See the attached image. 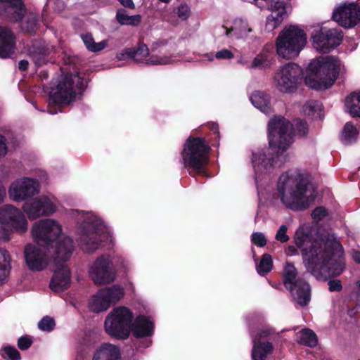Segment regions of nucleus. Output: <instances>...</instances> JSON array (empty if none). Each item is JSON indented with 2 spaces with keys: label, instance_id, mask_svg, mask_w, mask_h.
<instances>
[{
  "label": "nucleus",
  "instance_id": "f257e3e1",
  "mask_svg": "<svg viewBox=\"0 0 360 360\" xmlns=\"http://www.w3.org/2000/svg\"><path fill=\"white\" fill-rule=\"evenodd\" d=\"M295 242L307 270L317 279L326 280L343 271L342 247L333 236L312 241L308 227L302 226L295 233Z\"/></svg>",
  "mask_w": 360,
  "mask_h": 360
},
{
  "label": "nucleus",
  "instance_id": "f03ea898",
  "mask_svg": "<svg viewBox=\"0 0 360 360\" xmlns=\"http://www.w3.org/2000/svg\"><path fill=\"white\" fill-rule=\"evenodd\" d=\"M277 192L282 204L293 211L307 209L316 196L309 176L298 170H290L279 176Z\"/></svg>",
  "mask_w": 360,
  "mask_h": 360
},
{
  "label": "nucleus",
  "instance_id": "7ed1b4c3",
  "mask_svg": "<svg viewBox=\"0 0 360 360\" xmlns=\"http://www.w3.org/2000/svg\"><path fill=\"white\" fill-rule=\"evenodd\" d=\"M342 69L341 62L336 57H319L309 63L305 82L312 89H328L333 84Z\"/></svg>",
  "mask_w": 360,
  "mask_h": 360
},
{
  "label": "nucleus",
  "instance_id": "20e7f679",
  "mask_svg": "<svg viewBox=\"0 0 360 360\" xmlns=\"http://www.w3.org/2000/svg\"><path fill=\"white\" fill-rule=\"evenodd\" d=\"M293 134L304 136L308 133L307 124L300 120L291 124L282 117H274L268 124V139L271 148L285 151L293 141Z\"/></svg>",
  "mask_w": 360,
  "mask_h": 360
},
{
  "label": "nucleus",
  "instance_id": "39448f33",
  "mask_svg": "<svg viewBox=\"0 0 360 360\" xmlns=\"http://www.w3.org/2000/svg\"><path fill=\"white\" fill-rule=\"evenodd\" d=\"M72 214L77 218V222L81 224L83 236L82 248L87 252H92L98 249L101 243L106 240L111 242V236L101 220L91 212H84L72 210Z\"/></svg>",
  "mask_w": 360,
  "mask_h": 360
},
{
  "label": "nucleus",
  "instance_id": "423d86ee",
  "mask_svg": "<svg viewBox=\"0 0 360 360\" xmlns=\"http://www.w3.org/2000/svg\"><path fill=\"white\" fill-rule=\"evenodd\" d=\"M306 44L307 35L303 30L296 25L285 26L276 39V53L284 59H292L299 55Z\"/></svg>",
  "mask_w": 360,
  "mask_h": 360
},
{
  "label": "nucleus",
  "instance_id": "0eeeda50",
  "mask_svg": "<svg viewBox=\"0 0 360 360\" xmlns=\"http://www.w3.org/2000/svg\"><path fill=\"white\" fill-rule=\"evenodd\" d=\"M28 222L20 210L12 205L0 207V242H8L14 232L23 233Z\"/></svg>",
  "mask_w": 360,
  "mask_h": 360
},
{
  "label": "nucleus",
  "instance_id": "6e6552de",
  "mask_svg": "<svg viewBox=\"0 0 360 360\" xmlns=\"http://www.w3.org/2000/svg\"><path fill=\"white\" fill-rule=\"evenodd\" d=\"M85 86L86 81L78 72L66 75L56 87L51 89L50 101L57 105H68L82 93Z\"/></svg>",
  "mask_w": 360,
  "mask_h": 360
},
{
  "label": "nucleus",
  "instance_id": "1a4fd4ad",
  "mask_svg": "<svg viewBox=\"0 0 360 360\" xmlns=\"http://www.w3.org/2000/svg\"><path fill=\"white\" fill-rule=\"evenodd\" d=\"M133 319L134 314L128 307H117L107 315L104 321L105 331L110 337L127 339L131 331Z\"/></svg>",
  "mask_w": 360,
  "mask_h": 360
},
{
  "label": "nucleus",
  "instance_id": "9d476101",
  "mask_svg": "<svg viewBox=\"0 0 360 360\" xmlns=\"http://www.w3.org/2000/svg\"><path fill=\"white\" fill-rule=\"evenodd\" d=\"M207 152L208 147L202 139H188L181 153L185 167L200 172L207 163Z\"/></svg>",
  "mask_w": 360,
  "mask_h": 360
},
{
  "label": "nucleus",
  "instance_id": "9b49d317",
  "mask_svg": "<svg viewBox=\"0 0 360 360\" xmlns=\"http://www.w3.org/2000/svg\"><path fill=\"white\" fill-rule=\"evenodd\" d=\"M297 270L294 265L287 263L283 271V283L289 290L294 300L301 306L308 304L310 300V286L301 278H297Z\"/></svg>",
  "mask_w": 360,
  "mask_h": 360
},
{
  "label": "nucleus",
  "instance_id": "f8f14e48",
  "mask_svg": "<svg viewBox=\"0 0 360 360\" xmlns=\"http://www.w3.org/2000/svg\"><path fill=\"white\" fill-rule=\"evenodd\" d=\"M33 238L38 245L53 248V244L63 234L62 226L56 221L46 219L37 221L32 229Z\"/></svg>",
  "mask_w": 360,
  "mask_h": 360
},
{
  "label": "nucleus",
  "instance_id": "ddd939ff",
  "mask_svg": "<svg viewBox=\"0 0 360 360\" xmlns=\"http://www.w3.org/2000/svg\"><path fill=\"white\" fill-rule=\"evenodd\" d=\"M302 75V68L295 63H289L281 66L274 77L276 89L283 93L295 91Z\"/></svg>",
  "mask_w": 360,
  "mask_h": 360
},
{
  "label": "nucleus",
  "instance_id": "4468645a",
  "mask_svg": "<svg viewBox=\"0 0 360 360\" xmlns=\"http://www.w3.org/2000/svg\"><path fill=\"white\" fill-rule=\"evenodd\" d=\"M59 206L58 200L51 195H42L25 202L22 210L30 219L53 214Z\"/></svg>",
  "mask_w": 360,
  "mask_h": 360
},
{
  "label": "nucleus",
  "instance_id": "2eb2a0df",
  "mask_svg": "<svg viewBox=\"0 0 360 360\" xmlns=\"http://www.w3.org/2000/svg\"><path fill=\"white\" fill-rule=\"evenodd\" d=\"M124 295V289L118 285L102 288L92 296L89 307L91 311L96 313L106 311L111 305L119 302Z\"/></svg>",
  "mask_w": 360,
  "mask_h": 360
},
{
  "label": "nucleus",
  "instance_id": "dca6fc26",
  "mask_svg": "<svg viewBox=\"0 0 360 360\" xmlns=\"http://www.w3.org/2000/svg\"><path fill=\"white\" fill-rule=\"evenodd\" d=\"M40 191L39 182L32 178L21 177L13 181L8 188L10 198L20 202L32 198Z\"/></svg>",
  "mask_w": 360,
  "mask_h": 360
},
{
  "label": "nucleus",
  "instance_id": "f3484780",
  "mask_svg": "<svg viewBox=\"0 0 360 360\" xmlns=\"http://www.w3.org/2000/svg\"><path fill=\"white\" fill-rule=\"evenodd\" d=\"M314 48L319 52H328L340 44L342 33L338 29L321 28L319 34L311 36Z\"/></svg>",
  "mask_w": 360,
  "mask_h": 360
},
{
  "label": "nucleus",
  "instance_id": "a211bd4d",
  "mask_svg": "<svg viewBox=\"0 0 360 360\" xmlns=\"http://www.w3.org/2000/svg\"><path fill=\"white\" fill-rule=\"evenodd\" d=\"M112 262L108 256H101L90 267L89 275L96 285H103L114 281Z\"/></svg>",
  "mask_w": 360,
  "mask_h": 360
},
{
  "label": "nucleus",
  "instance_id": "6ab92c4d",
  "mask_svg": "<svg viewBox=\"0 0 360 360\" xmlns=\"http://www.w3.org/2000/svg\"><path fill=\"white\" fill-rule=\"evenodd\" d=\"M333 19L344 27H353L360 21V8L354 3L340 5L334 10Z\"/></svg>",
  "mask_w": 360,
  "mask_h": 360
},
{
  "label": "nucleus",
  "instance_id": "aec40b11",
  "mask_svg": "<svg viewBox=\"0 0 360 360\" xmlns=\"http://www.w3.org/2000/svg\"><path fill=\"white\" fill-rule=\"evenodd\" d=\"M50 249L36 244H28L25 247L24 255L26 264L33 271H41L48 264Z\"/></svg>",
  "mask_w": 360,
  "mask_h": 360
},
{
  "label": "nucleus",
  "instance_id": "412c9836",
  "mask_svg": "<svg viewBox=\"0 0 360 360\" xmlns=\"http://www.w3.org/2000/svg\"><path fill=\"white\" fill-rule=\"evenodd\" d=\"M269 150L272 153H276L277 157L279 153L283 151L278 148H272L269 146L266 149H259L252 153V163L256 173H264L269 172L272 167L280 166L281 164H277V161L270 154Z\"/></svg>",
  "mask_w": 360,
  "mask_h": 360
},
{
  "label": "nucleus",
  "instance_id": "4be33fe9",
  "mask_svg": "<svg viewBox=\"0 0 360 360\" xmlns=\"http://www.w3.org/2000/svg\"><path fill=\"white\" fill-rule=\"evenodd\" d=\"M268 8L271 13L266 18V30L271 32L283 22L288 17L291 8L281 0H271Z\"/></svg>",
  "mask_w": 360,
  "mask_h": 360
},
{
  "label": "nucleus",
  "instance_id": "5701e85b",
  "mask_svg": "<svg viewBox=\"0 0 360 360\" xmlns=\"http://www.w3.org/2000/svg\"><path fill=\"white\" fill-rule=\"evenodd\" d=\"M53 250V259L56 264H61L70 259L72 250L73 245L72 240L63 235L53 244V248H50V250Z\"/></svg>",
  "mask_w": 360,
  "mask_h": 360
},
{
  "label": "nucleus",
  "instance_id": "b1692460",
  "mask_svg": "<svg viewBox=\"0 0 360 360\" xmlns=\"http://www.w3.org/2000/svg\"><path fill=\"white\" fill-rule=\"evenodd\" d=\"M25 9L21 0H0V15L11 21L21 20Z\"/></svg>",
  "mask_w": 360,
  "mask_h": 360
},
{
  "label": "nucleus",
  "instance_id": "393cba45",
  "mask_svg": "<svg viewBox=\"0 0 360 360\" xmlns=\"http://www.w3.org/2000/svg\"><path fill=\"white\" fill-rule=\"evenodd\" d=\"M57 269L50 283L51 289L56 292L66 290L70 285V271L64 264H56Z\"/></svg>",
  "mask_w": 360,
  "mask_h": 360
},
{
  "label": "nucleus",
  "instance_id": "a878e982",
  "mask_svg": "<svg viewBox=\"0 0 360 360\" xmlns=\"http://www.w3.org/2000/svg\"><path fill=\"white\" fill-rule=\"evenodd\" d=\"M252 32V28L248 23L242 20L238 19L234 21V25L231 28L222 25L219 28V32L224 33L229 37H235L236 39H244Z\"/></svg>",
  "mask_w": 360,
  "mask_h": 360
},
{
  "label": "nucleus",
  "instance_id": "bb28decb",
  "mask_svg": "<svg viewBox=\"0 0 360 360\" xmlns=\"http://www.w3.org/2000/svg\"><path fill=\"white\" fill-rule=\"evenodd\" d=\"M15 38L13 32L5 27H0V58H8L14 51Z\"/></svg>",
  "mask_w": 360,
  "mask_h": 360
},
{
  "label": "nucleus",
  "instance_id": "cd10ccee",
  "mask_svg": "<svg viewBox=\"0 0 360 360\" xmlns=\"http://www.w3.org/2000/svg\"><path fill=\"white\" fill-rule=\"evenodd\" d=\"M120 358L119 348L115 345L105 343L96 350L92 360H119Z\"/></svg>",
  "mask_w": 360,
  "mask_h": 360
},
{
  "label": "nucleus",
  "instance_id": "c85d7f7f",
  "mask_svg": "<svg viewBox=\"0 0 360 360\" xmlns=\"http://www.w3.org/2000/svg\"><path fill=\"white\" fill-rule=\"evenodd\" d=\"M134 335L139 338L151 335L153 331V323L147 317L138 316L131 326Z\"/></svg>",
  "mask_w": 360,
  "mask_h": 360
},
{
  "label": "nucleus",
  "instance_id": "c756f323",
  "mask_svg": "<svg viewBox=\"0 0 360 360\" xmlns=\"http://www.w3.org/2000/svg\"><path fill=\"white\" fill-rule=\"evenodd\" d=\"M149 55V50L146 45L140 44L136 49H128L123 53L117 54L119 60L134 58L137 62H143Z\"/></svg>",
  "mask_w": 360,
  "mask_h": 360
},
{
  "label": "nucleus",
  "instance_id": "7c9ffc66",
  "mask_svg": "<svg viewBox=\"0 0 360 360\" xmlns=\"http://www.w3.org/2000/svg\"><path fill=\"white\" fill-rule=\"evenodd\" d=\"M52 47L45 46L43 43H37L32 45L29 49L30 54L32 56L34 63L38 65H41L46 62V57L50 53Z\"/></svg>",
  "mask_w": 360,
  "mask_h": 360
},
{
  "label": "nucleus",
  "instance_id": "2f4dec72",
  "mask_svg": "<svg viewBox=\"0 0 360 360\" xmlns=\"http://www.w3.org/2000/svg\"><path fill=\"white\" fill-rule=\"evenodd\" d=\"M250 101L252 105L262 112L266 114L271 112V110L269 105V98L264 93L259 91L253 93L250 96Z\"/></svg>",
  "mask_w": 360,
  "mask_h": 360
},
{
  "label": "nucleus",
  "instance_id": "473e14b6",
  "mask_svg": "<svg viewBox=\"0 0 360 360\" xmlns=\"http://www.w3.org/2000/svg\"><path fill=\"white\" fill-rule=\"evenodd\" d=\"M253 342L252 360H265L266 355L272 352V345L270 342L257 343L255 338H253Z\"/></svg>",
  "mask_w": 360,
  "mask_h": 360
},
{
  "label": "nucleus",
  "instance_id": "72a5a7b5",
  "mask_svg": "<svg viewBox=\"0 0 360 360\" xmlns=\"http://www.w3.org/2000/svg\"><path fill=\"white\" fill-rule=\"evenodd\" d=\"M296 340L297 342L308 347H315L317 345V337L314 331L310 329L304 328L296 333Z\"/></svg>",
  "mask_w": 360,
  "mask_h": 360
},
{
  "label": "nucleus",
  "instance_id": "f704fd0d",
  "mask_svg": "<svg viewBox=\"0 0 360 360\" xmlns=\"http://www.w3.org/2000/svg\"><path fill=\"white\" fill-rule=\"evenodd\" d=\"M347 111L352 117H360V92L352 94L346 98Z\"/></svg>",
  "mask_w": 360,
  "mask_h": 360
},
{
  "label": "nucleus",
  "instance_id": "c9c22d12",
  "mask_svg": "<svg viewBox=\"0 0 360 360\" xmlns=\"http://www.w3.org/2000/svg\"><path fill=\"white\" fill-rule=\"evenodd\" d=\"M10 269L9 253L6 250L0 248V284L8 278Z\"/></svg>",
  "mask_w": 360,
  "mask_h": 360
},
{
  "label": "nucleus",
  "instance_id": "e433bc0d",
  "mask_svg": "<svg viewBox=\"0 0 360 360\" xmlns=\"http://www.w3.org/2000/svg\"><path fill=\"white\" fill-rule=\"evenodd\" d=\"M304 114L312 119H321L322 116V105L316 101L307 102L302 108Z\"/></svg>",
  "mask_w": 360,
  "mask_h": 360
},
{
  "label": "nucleus",
  "instance_id": "4c0bfd02",
  "mask_svg": "<svg viewBox=\"0 0 360 360\" xmlns=\"http://www.w3.org/2000/svg\"><path fill=\"white\" fill-rule=\"evenodd\" d=\"M116 18L119 23L125 25H138L141 20L140 15H129L124 9H120L117 12Z\"/></svg>",
  "mask_w": 360,
  "mask_h": 360
},
{
  "label": "nucleus",
  "instance_id": "58836bf2",
  "mask_svg": "<svg viewBox=\"0 0 360 360\" xmlns=\"http://www.w3.org/2000/svg\"><path fill=\"white\" fill-rule=\"evenodd\" d=\"M82 39L86 49L92 52H98L105 49L108 46V40H103L96 43L89 34H82Z\"/></svg>",
  "mask_w": 360,
  "mask_h": 360
},
{
  "label": "nucleus",
  "instance_id": "ea45409f",
  "mask_svg": "<svg viewBox=\"0 0 360 360\" xmlns=\"http://www.w3.org/2000/svg\"><path fill=\"white\" fill-rule=\"evenodd\" d=\"M238 62L247 65V67L250 68L264 69L270 67L271 65L270 59L266 55L262 53L257 55L253 59L252 63L250 65L247 61H243V60H240Z\"/></svg>",
  "mask_w": 360,
  "mask_h": 360
},
{
  "label": "nucleus",
  "instance_id": "a19ab883",
  "mask_svg": "<svg viewBox=\"0 0 360 360\" xmlns=\"http://www.w3.org/2000/svg\"><path fill=\"white\" fill-rule=\"evenodd\" d=\"M358 131L350 122L346 123L342 132V141L347 144L354 142L358 136Z\"/></svg>",
  "mask_w": 360,
  "mask_h": 360
},
{
  "label": "nucleus",
  "instance_id": "79ce46f5",
  "mask_svg": "<svg viewBox=\"0 0 360 360\" xmlns=\"http://www.w3.org/2000/svg\"><path fill=\"white\" fill-rule=\"evenodd\" d=\"M272 269L271 257L265 254L262 256V259L258 266H257V272L259 274H264L269 272Z\"/></svg>",
  "mask_w": 360,
  "mask_h": 360
},
{
  "label": "nucleus",
  "instance_id": "37998d69",
  "mask_svg": "<svg viewBox=\"0 0 360 360\" xmlns=\"http://www.w3.org/2000/svg\"><path fill=\"white\" fill-rule=\"evenodd\" d=\"M1 356L6 360H20V354L15 347L7 346L0 352Z\"/></svg>",
  "mask_w": 360,
  "mask_h": 360
},
{
  "label": "nucleus",
  "instance_id": "c03bdc74",
  "mask_svg": "<svg viewBox=\"0 0 360 360\" xmlns=\"http://www.w3.org/2000/svg\"><path fill=\"white\" fill-rule=\"evenodd\" d=\"M38 327L43 331H51L55 327V321L53 318L50 316H44L38 323Z\"/></svg>",
  "mask_w": 360,
  "mask_h": 360
},
{
  "label": "nucleus",
  "instance_id": "a18cd8bd",
  "mask_svg": "<svg viewBox=\"0 0 360 360\" xmlns=\"http://www.w3.org/2000/svg\"><path fill=\"white\" fill-rule=\"evenodd\" d=\"M172 62L170 57L168 56H152L150 58L146 60V63L148 65H166Z\"/></svg>",
  "mask_w": 360,
  "mask_h": 360
},
{
  "label": "nucleus",
  "instance_id": "49530a36",
  "mask_svg": "<svg viewBox=\"0 0 360 360\" xmlns=\"http://www.w3.org/2000/svg\"><path fill=\"white\" fill-rule=\"evenodd\" d=\"M328 215L327 210L323 207H316L311 213V217L314 221L319 222L323 219Z\"/></svg>",
  "mask_w": 360,
  "mask_h": 360
},
{
  "label": "nucleus",
  "instance_id": "de8ad7c7",
  "mask_svg": "<svg viewBox=\"0 0 360 360\" xmlns=\"http://www.w3.org/2000/svg\"><path fill=\"white\" fill-rule=\"evenodd\" d=\"M251 240L255 245L259 247H264L266 244L265 236L262 232L253 233L251 236Z\"/></svg>",
  "mask_w": 360,
  "mask_h": 360
},
{
  "label": "nucleus",
  "instance_id": "09e8293b",
  "mask_svg": "<svg viewBox=\"0 0 360 360\" xmlns=\"http://www.w3.org/2000/svg\"><path fill=\"white\" fill-rule=\"evenodd\" d=\"M288 228L285 225H281L276 234V239L281 242L285 243L289 240L288 236L286 234Z\"/></svg>",
  "mask_w": 360,
  "mask_h": 360
},
{
  "label": "nucleus",
  "instance_id": "8fccbe9b",
  "mask_svg": "<svg viewBox=\"0 0 360 360\" xmlns=\"http://www.w3.org/2000/svg\"><path fill=\"white\" fill-rule=\"evenodd\" d=\"M32 343V338L29 336H22L18 339V346L21 350L28 349Z\"/></svg>",
  "mask_w": 360,
  "mask_h": 360
},
{
  "label": "nucleus",
  "instance_id": "3c124183",
  "mask_svg": "<svg viewBox=\"0 0 360 360\" xmlns=\"http://www.w3.org/2000/svg\"><path fill=\"white\" fill-rule=\"evenodd\" d=\"M215 57L220 60L231 59L233 58V53L229 49H222L216 53Z\"/></svg>",
  "mask_w": 360,
  "mask_h": 360
},
{
  "label": "nucleus",
  "instance_id": "603ef678",
  "mask_svg": "<svg viewBox=\"0 0 360 360\" xmlns=\"http://www.w3.org/2000/svg\"><path fill=\"white\" fill-rule=\"evenodd\" d=\"M190 14V9L186 5L181 4L179 6L177 11L178 16L182 20H186Z\"/></svg>",
  "mask_w": 360,
  "mask_h": 360
},
{
  "label": "nucleus",
  "instance_id": "864d4df0",
  "mask_svg": "<svg viewBox=\"0 0 360 360\" xmlns=\"http://www.w3.org/2000/svg\"><path fill=\"white\" fill-rule=\"evenodd\" d=\"M7 150V139L5 136L0 134V158L6 155Z\"/></svg>",
  "mask_w": 360,
  "mask_h": 360
},
{
  "label": "nucleus",
  "instance_id": "5fc2aeb1",
  "mask_svg": "<svg viewBox=\"0 0 360 360\" xmlns=\"http://www.w3.org/2000/svg\"><path fill=\"white\" fill-rule=\"evenodd\" d=\"M329 290L339 292L342 290V284L339 280H330L328 281Z\"/></svg>",
  "mask_w": 360,
  "mask_h": 360
},
{
  "label": "nucleus",
  "instance_id": "6e6d98bb",
  "mask_svg": "<svg viewBox=\"0 0 360 360\" xmlns=\"http://www.w3.org/2000/svg\"><path fill=\"white\" fill-rule=\"evenodd\" d=\"M36 25V18L34 15H31L29 17V21L27 25H23V29H25L27 31L31 32L34 30V26Z\"/></svg>",
  "mask_w": 360,
  "mask_h": 360
},
{
  "label": "nucleus",
  "instance_id": "4d7b16f0",
  "mask_svg": "<svg viewBox=\"0 0 360 360\" xmlns=\"http://www.w3.org/2000/svg\"><path fill=\"white\" fill-rule=\"evenodd\" d=\"M120 3L124 7L134 8L135 5L132 0H119Z\"/></svg>",
  "mask_w": 360,
  "mask_h": 360
},
{
  "label": "nucleus",
  "instance_id": "13d9d810",
  "mask_svg": "<svg viewBox=\"0 0 360 360\" xmlns=\"http://www.w3.org/2000/svg\"><path fill=\"white\" fill-rule=\"evenodd\" d=\"M28 61L25 60H22L18 63V68L20 70L25 71L28 68Z\"/></svg>",
  "mask_w": 360,
  "mask_h": 360
},
{
  "label": "nucleus",
  "instance_id": "bf43d9fd",
  "mask_svg": "<svg viewBox=\"0 0 360 360\" xmlns=\"http://www.w3.org/2000/svg\"><path fill=\"white\" fill-rule=\"evenodd\" d=\"M352 257L355 262L360 263V252H354Z\"/></svg>",
  "mask_w": 360,
  "mask_h": 360
},
{
  "label": "nucleus",
  "instance_id": "052dcab7",
  "mask_svg": "<svg viewBox=\"0 0 360 360\" xmlns=\"http://www.w3.org/2000/svg\"><path fill=\"white\" fill-rule=\"evenodd\" d=\"M210 126L211 130H212L214 134L219 133V128L216 124L212 123V124H210Z\"/></svg>",
  "mask_w": 360,
  "mask_h": 360
},
{
  "label": "nucleus",
  "instance_id": "680f3d73",
  "mask_svg": "<svg viewBox=\"0 0 360 360\" xmlns=\"http://www.w3.org/2000/svg\"><path fill=\"white\" fill-rule=\"evenodd\" d=\"M297 252V250L295 247L293 246H289L288 248V255H294V254H296Z\"/></svg>",
  "mask_w": 360,
  "mask_h": 360
},
{
  "label": "nucleus",
  "instance_id": "e2e57ef3",
  "mask_svg": "<svg viewBox=\"0 0 360 360\" xmlns=\"http://www.w3.org/2000/svg\"><path fill=\"white\" fill-rule=\"evenodd\" d=\"M48 111L50 114H55L57 112V111L56 110H53L52 109V108L51 107V103H49V109H48Z\"/></svg>",
  "mask_w": 360,
  "mask_h": 360
}]
</instances>
